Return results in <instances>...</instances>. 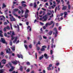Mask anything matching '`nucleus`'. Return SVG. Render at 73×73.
<instances>
[{"mask_svg":"<svg viewBox=\"0 0 73 73\" xmlns=\"http://www.w3.org/2000/svg\"><path fill=\"white\" fill-rule=\"evenodd\" d=\"M14 35H15V32H13L12 35H11V40H13V39L15 38L14 40L13 41V43L14 44H15V42L17 41V38H18V37L13 36H14Z\"/></svg>","mask_w":73,"mask_h":73,"instance_id":"nucleus-1","label":"nucleus"},{"mask_svg":"<svg viewBox=\"0 0 73 73\" xmlns=\"http://www.w3.org/2000/svg\"><path fill=\"white\" fill-rule=\"evenodd\" d=\"M53 24V25L51 27V28H53L54 27V23H53V21H51L50 23H49V22H48V23H46V27H48V25L49 26H50V25H51L52 24Z\"/></svg>","mask_w":73,"mask_h":73,"instance_id":"nucleus-2","label":"nucleus"},{"mask_svg":"<svg viewBox=\"0 0 73 73\" xmlns=\"http://www.w3.org/2000/svg\"><path fill=\"white\" fill-rule=\"evenodd\" d=\"M1 40L2 42V43H3V44H5L6 45H7V44H8V43L7 42H6L4 38H1Z\"/></svg>","mask_w":73,"mask_h":73,"instance_id":"nucleus-3","label":"nucleus"},{"mask_svg":"<svg viewBox=\"0 0 73 73\" xmlns=\"http://www.w3.org/2000/svg\"><path fill=\"white\" fill-rule=\"evenodd\" d=\"M11 62L12 63V64L15 65H17V63H18L17 61L16 60H15V61L12 60L11 61Z\"/></svg>","mask_w":73,"mask_h":73,"instance_id":"nucleus-4","label":"nucleus"},{"mask_svg":"<svg viewBox=\"0 0 73 73\" xmlns=\"http://www.w3.org/2000/svg\"><path fill=\"white\" fill-rule=\"evenodd\" d=\"M9 18L10 19V21H16V19L15 18H13V16H12V18L11 17H9Z\"/></svg>","mask_w":73,"mask_h":73,"instance_id":"nucleus-5","label":"nucleus"},{"mask_svg":"<svg viewBox=\"0 0 73 73\" xmlns=\"http://www.w3.org/2000/svg\"><path fill=\"white\" fill-rule=\"evenodd\" d=\"M41 49V51H45V48H46V46H43Z\"/></svg>","mask_w":73,"mask_h":73,"instance_id":"nucleus-6","label":"nucleus"},{"mask_svg":"<svg viewBox=\"0 0 73 73\" xmlns=\"http://www.w3.org/2000/svg\"><path fill=\"white\" fill-rule=\"evenodd\" d=\"M17 56L19 58H21L22 59H23V55L21 54H20V55L19 54H17Z\"/></svg>","mask_w":73,"mask_h":73,"instance_id":"nucleus-7","label":"nucleus"},{"mask_svg":"<svg viewBox=\"0 0 73 73\" xmlns=\"http://www.w3.org/2000/svg\"><path fill=\"white\" fill-rule=\"evenodd\" d=\"M69 1H68V2H67V4L68 5V9H70V5H69Z\"/></svg>","mask_w":73,"mask_h":73,"instance_id":"nucleus-8","label":"nucleus"},{"mask_svg":"<svg viewBox=\"0 0 73 73\" xmlns=\"http://www.w3.org/2000/svg\"><path fill=\"white\" fill-rule=\"evenodd\" d=\"M9 65H10V67H11V69L13 70H14V68H15V67L13 66H12V64L10 62L9 63Z\"/></svg>","mask_w":73,"mask_h":73,"instance_id":"nucleus-9","label":"nucleus"},{"mask_svg":"<svg viewBox=\"0 0 73 73\" xmlns=\"http://www.w3.org/2000/svg\"><path fill=\"white\" fill-rule=\"evenodd\" d=\"M3 33V32L2 31L0 30V36L1 37H3V35L2 34Z\"/></svg>","mask_w":73,"mask_h":73,"instance_id":"nucleus-10","label":"nucleus"},{"mask_svg":"<svg viewBox=\"0 0 73 73\" xmlns=\"http://www.w3.org/2000/svg\"><path fill=\"white\" fill-rule=\"evenodd\" d=\"M67 9V6H64V7L62 8V10H66V9Z\"/></svg>","mask_w":73,"mask_h":73,"instance_id":"nucleus-11","label":"nucleus"},{"mask_svg":"<svg viewBox=\"0 0 73 73\" xmlns=\"http://www.w3.org/2000/svg\"><path fill=\"white\" fill-rule=\"evenodd\" d=\"M53 33V31H52V30H50L48 33V34H49V35L50 36L52 35V33Z\"/></svg>","mask_w":73,"mask_h":73,"instance_id":"nucleus-12","label":"nucleus"},{"mask_svg":"<svg viewBox=\"0 0 73 73\" xmlns=\"http://www.w3.org/2000/svg\"><path fill=\"white\" fill-rule=\"evenodd\" d=\"M16 3H17L15 2H13V6L12 7V8L13 9L14 7H15V4H16Z\"/></svg>","mask_w":73,"mask_h":73,"instance_id":"nucleus-13","label":"nucleus"},{"mask_svg":"<svg viewBox=\"0 0 73 73\" xmlns=\"http://www.w3.org/2000/svg\"><path fill=\"white\" fill-rule=\"evenodd\" d=\"M29 11L28 9H26L25 11V14H28L29 12Z\"/></svg>","mask_w":73,"mask_h":73,"instance_id":"nucleus-14","label":"nucleus"},{"mask_svg":"<svg viewBox=\"0 0 73 73\" xmlns=\"http://www.w3.org/2000/svg\"><path fill=\"white\" fill-rule=\"evenodd\" d=\"M19 70H20V71H21V72H23V67L22 66H21Z\"/></svg>","mask_w":73,"mask_h":73,"instance_id":"nucleus-15","label":"nucleus"},{"mask_svg":"<svg viewBox=\"0 0 73 73\" xmlns=\"http://www.w3.org/2000/svg\"><path fill=\"white\" fill-rule=\"evenodd\" d=\"M5 7H6V5H5V4L3 3L2 7V9H4V8H5Z\"/></svg>","mask_w":73,"mask_h":73,"instance_id":"nucleus-16","label":"nucleus"},{"mask_svg":"<svg viewBox=\"0 0 73 73\" xmlns=\"http://www.w3.org/2000/svg\"><path fill=\"white\" fill-rule=\"evenodd\" d=\"M43 19H44V20L43 21H46V15L43 17Z\"/></svg>","mask_w":73,"mask_h":73,"instance_id":"nucleus-17","label":"nucleus"},{"mask_svg":"<svg viewBox=\"0 0 73 73\" xmlns=\"http://www.w3.org/2000/svg\"><path fill=\"white\" fill-rule=\"evenodd\" d=\"M6 52L7 53H8L9 54H11V53H12V52L8 51V50L7 49L6 50Z\"/></svg>","mask_w":73,"mask_h":73,"instance_id":"nucleus-18","label":"nucleus"},{"mask_svg":"<svg viewBox=\"0 0 73 73\" xmlns=\"http://www.w3.org/2000/svg\"><path fill=\"white\" fill-rule=\"evenodd\" d=\"M17 26H15L14 27L15 28H18V30H19H19H20V27H19V25H17Z\"/></svg>","mask_w":73,"mask_h":73,"instance_id":"nucleus-19","label":"nucleus"},{"mask_svg":"<svg viewBox=\"0 0 73 73\" xmlns=\"http://www.w3.org/2000/svg\"><path fill=\"white\" fill-rule=\"evenodd\" d=\"M44 58V55H42L41 56L39 57V59L40 60H41L42 58Z\"/></svg>","mask_w":73,"mask_h":73,"instance_id":"nucleus-20","label":"nucleus"},{"mask_svg":"<svg viewBox=\"0 0 73 73\" xmlns=\"http://www.w3.org/2000/svg\"><path fill=\"white\" fill-rule=\"evenodd\" d=\"M29 28H30L29 31H32V29L31 28V26H28L27 27V29H28Z\"/></svg>","mask_w":73,"mask_h":73,"instance_id":"nucleus-21","label":"nucleus"},{"mask_svg":"<svg viewBox=\"0 0 73 73\" xmlns=\"http://www.w3.org/2000/svg\"><path fill=\"white\" fill-rule=\"evenodd\" d=\"M36 7H37V5H36V3L35 2L34 3V8H36Z\"/></svg>","mask_w":73,"mask_h":73,"instance_id":"nucleus-22","label":"nucleus"},{"mask_svg":"<svg viewBox=\"0 0 73 73\" xmlns=\"http://www.w3.org/2000/svg\"><path fill=\"white\" fill-rule=\"evenodd\" d=\"M57 34H58V32H57V31L55 32V37H56L57 36Z\"/></svg>","mask_w":73,"mask_h":73,"instance_id":"nucleus-23","label":"nucleus"},{"mask_svg":"<svg viewBox=\"0 0 73 73\" xmlns=\"http://www.w3.org/2000/svg\"><path fill=\"white\" fill-rule=\"evenodd\" d=\"M28 14H25V18H27V17H28Z\"/></svg>","mask_w":73,"mask_h":73,"instance_id":"nucleus-24","label":"nucleus"},{"mask_svg":"<svg viewBox=\"0 0 73 73\" xmlns=\"http://www.w3.org/2000/svg\"><path fill=\"white\" fill-rule=\"evenodd\" d=\"M22 7H27V5L25 4H22Z\"/></svg>","mask_w":73,"mask_h":73,"instance_id":"nucleus-25","label":"nucleus"},{"mask_svg":"<svg viewBox=\"0 0 73 73\" xmlns=\"http://www.w3.org/2000/svg\"><path fill=\"white\" fill-rule=\"evenodd\" d=\"M4 73V71L3 69H1L0 70V73Z\"/></svg>","mask_w":73,"mask_h":73,"instance_id":"nucleus-26","label":"nucleus"},{"mask_svg":"<svg viewBox=\"0 0 73 73\" xmlns=\"http://www.w3.org/2000/svg\"><path fill=\"white\" fill-rule=\"evenodd\" d=\"M14 11L15 12H17V11H19V9H14Z\"/></svg>","mask_w":73,"mask_h":73,"instance_id":"nucleus-27","label":"nucleus"},{"mask_svg":"<svg viewBox=\"0 0 73 73\" xmlns=\"http://www.w3.org/2000/svg\"><path fill=\"white\" fill-rule=\"evenodd\" d=\"M29 47L30 49L32 48V44H30V45H29Z\"/></svg>","mask_w":73,"mask_h":73,"instance_id":"nucleus-28","label":"nucleus"},{"mask_svg":"<svg viewBox=\"0 0 73 73\" xmlns=\"http://www.w3.org/2000/svg\"><path fill=\"white\" fill-rule=\"evenodd\" d=\"M12 50L13 51H15V47H13V48H11Z\"/></svg>","mask_w":73,"mask_h":73,"instance_id":"nucleus-29","label":"nucleus"},{"mask_svg":"<svg viewBox=\"0 0 73 73\" xmlns=\"http://www.w3.org/2000/svg\"><path fill=\"white\" fill-rule=\"evenodd\" d=\"M6 29H7V27H5L3 29V31L5 32H6V31H7Z\"/></svg>","mask_w":73,"mask_h":73,"instance_id":"nucleus-30","label":"nucleus"},{"mask_svg":"<svg viewBox=\"0 0 73 73\" xmlns=\"http://www.w3.org/2000/svg\"><path fill=\"white\" fill-rule=\"evenodd\" d=\"M10 45L11 46H12V42L11 40L10 42Z\"/></svg>","mask_w":73,"mask_h":73,"instance_id":"nucleus-31","label":"nucleus"},{"mask_svg":"<svg viewBox=\"0 0 73 73\" xmlns=\"http://www.w3.org/2000/svg\"><path fill=\"white\" fill-rule=\"evenodd\" d=\"M39 38L40 41V40H42V37H41V36L40 35Z\"/></svg>","mask_w":73,"mask_h":73,"instance_id":"nucleus-32","label":"nucleus"},{"mask_svg":"<svg viewBox=\"0 0 73 73\" xmlns=\"http://www.w3.org/2000/svg\"><path fill=\"white\" fill-rule=\"evenodd\" d=\"M25 46L26 49H28V46L27 44H25Z\"/></svg>","mask_w":73,"mask_h":73,"instance_id":"nucleus-33","label":"nucleus"},{"mask_svg":"<svg viewBox=\"0 0 73 73\" xmlns=\"http://www.w3.org/2000/svg\"><path fill=\"white\" fill-rule=\"evenodd\" d=\"M59 65H60V63H59V62L56 63V66H58Z\"/></svg>","mask_w":73,"mask_h":73,"instance_id":"nucleus-34","label":"nucleus"},{"mask_svg":"<svg viewBox=\"0 0 73 73\" xmlns=\"http://www.w3.org/2000/svg\"><path fill=\"white\" fill-rule=\"evenodd\" d=\"M37 44H38L39 45H40L41 44V42H40V41H38V43L36 44V45H37Z\"/></svg>","mask_w":73,"mask_h":73,"instance_id":"nucleus-35","label":"nucleus"},{"mask_svg":"<svg viewBox=\"0 0 73 73\" xmlns=\"http://www.w3.org/2000/svg\"><path fill=\"white\" fill-rule=\"evenodd\" d=\"M27 64V65H30V63L29 62H26Z\"/></svg>","mask_w":73,"mask_h":73,"instance_id":"nucleus-36","label":"nucleus"},{"mask_svg":"<svg viewBox=\"0 0 73 73\" xmlns=\"http://www.w3.org/2000/svg\"><path fill=\"white\" fill-rule=\"evenodd\" d=\"M6 67H7V68H9V65L8 64H7L6 65Z\"/></svg>","mask_w":73,"mask_h":73,"instance_id":"nucleus-37","label":"nucleus"},{"mask_svg":"<svg viewBox=\"0 0 73 73\" xmlns=\"http://www.w3.org/2000/svg\"><path fill=\"white\" fill-rule=\"evenodd\" d=\"M19 8L20 10L22 9H23V7H21L20 6H19Z\"/></svg>","mask_w":73,"mask_h":73,"instance_id":"nucleus-38","label":"nucleus"},{"mask_svg":"<svg viewBox=\"0 0 73 73\" xmlns=\"http://www.w3.org/2000/svg\"><path fill=\"white\" fill-rule=\"evenodd\" d=\"M64 15H68L66 11H65L64 12Z\"/></svg>","mask_w":73,"mask_h":73,"instance_id":"nucleus-39","label":"nucleus"},{"mask_svg":"<svg viewBox=\"0 0 73 73\" xmlns=\"http://www.w3.org/2000/svg\"><path fill=\"white\" fill-rule=\"evenodd\" d=\"M6 29H8V30L10 29V27H9L7 26V27H6Z\"/></svg>","mask_w":73,"mask_h":73,"instance_id":"nucleus-40","label":"nucleus"},{"mask_svg":"<svg viewBox=\"0 0 73 73\" xmlns=\"http://www.w3.org/2000/svg\"><path fill=\"white\" fill-rule=\"evenodd\" d=\"M49 57V56H48L47 54H46V58L48 59V58Z\"/></svg>","mask_w":73,"mask_h":73,"instance_id":"nucleus-41","label":"nucleus"},{"mask_svg":"<svg viewBox=\"0 0 73 73\" xmlns=\"http://www.w3.org/2000/svg\"><path fill=\"white\" fill-rule=\"evenodd\" d=\"M4 35L5 37H7V33H4Z\"/></svg>","mask_w":73,"mask_h":73,"instance_id":"nucleus-42","label":"nucleus"},{"mask_svg":"<svg viewBox=\"0 0 73 73\" xmlns=\"http://www.w3.org/2000/svg\"><path fill=\"white\" fill-rule=\"evenodd\" d=\"M54 38H52L51 40V42L52 43H54Z\"/></svg>","mask_w":73,"mask_h":73,"instance_id":"nucleus-43","label":"nucleus"},{"mask_svg":"<svg viewBox=\"0 0 73 73\" xmlns=\"http://www.w3.org/2000/svg\"><path fill=\"white\" fill-rule=\"evenodd\" d=\"M47 68L48 70H51V68L50 67H47Z\"/></svg>","mask_w":73,"mask_h":73,"instance_id":"nucleus-44","label":"nucleus"},{"mask_svg":"<svg viewBox=\"0 0 73 73\" xmlns=\"http://www.w3.org/2000/svg\"><path fill=\"white\" fill-rule=\"evenodd\" d=\"M54 30L55 31V32H58L57 30V29L55 27L54 28Z\"/></svg>","mask_w":73,"mask_h":73,"instance_id":"nucleus-45","label":"nucleus"},{"mask_svg":"<svg viewBox=\"0 0 73 73\" xmlns=\"http://www.w3.org/2000/svg\"><path fill=\"white\" fill-rule=\"evenodd\" d=\"M35 57L36 58V59H37V53H35Z\"/></svg>","mask_w":73,"mask_h":73,"instance_id":"nucleus-46","label":"nucleus"},{"mask_svg":"<svg viewBox=\"0 0 73 73\" xmlns=\"http://www.w3.org/2000/svg\"><path fill=\"white\" fill-rule=\"evenodd\" d=\"M51 45L52 48H53V44L52 43L51 44Z\"/></svg>","mask_w":73,"mask_h":73,"instance_id":"nucleus-47","label":"nucleus"},{"mask_svg":"<svg viewBox=\"0 0 73 73\" xmlns=\"http://www.w3.org/2000/svg\"><path fill=\"white\" fill-rule=\"evenodd\" d=\"M29 71H30V70L29 68L27 70H26V72H29Z\"/></svg>","mask_w":73,"mask_h":73,"instance_id":"nucleus-48","label":"nucleus"},{"mask_svg":"<svg viewBox=\"0 0 73 73\" xmlns=\"http://www.w3.org/2000/svg\"><path fill=\"white\" fill-rule=\"evenodd\" d=\"M52 66V64H50L49 66V67L50 68Z\"/></svg>","mask_w":73,"mask_h":73,"instance_id":"nucleus-49","label":"nucleus"},{"mask_svg":"<svg viewBox=\"0 0 73 73\" xmlns=\"http://www.w3.org/2000/svg\"><path fill=\"white\" fill-rule=\"evenodd\" d=\"M13 70L12 69V68H11L9 70V72H12Z\"/></svg>","mask_w":73,"mask_h":73,"instance_id":"nucleus-50","label":"nucleus"},{"mask_svg":"<svg viewBox=\"0 0 73 73\" xmlns=\"http://www.w3.org/2000/svg\"><path fill=\"white\" fill-rule=\"evenodd\" d=\"M3 54H4V53H3V52H1L0 54V55H1V56H3Z\"/></svg>","mask_w":73,"mask_h":73,"instance_id":"nucleus-51","label":"nucleus"},{"mask_svg":"<svg viewBox=\"0 0 73 73\" xmlns=\"http://www.w3.org/2000/svg\"><path fill=\"white\" fill-rule=\"evenodd\" d=\"M2 61H5L6 62V61H7V60L5 59H3V60H2Z\"/></svg>","mask_w":73,"mask_h":73,"instance_id":"nucleus-52","label":"nucleus"},{"mask_svg":"<svg viewBox=\"0 0 73 73\" xmlns=\"http://www.w3.org/2000/svg\"><path fill=\"white\" fill-rule=\"evenodd\" d=\"M50 52L51 54H53V51L52 50H51L50 51Z\"/></svg>","mask_w":73,"mask_h":73,"instance_id":"nucleus-53","label":"nucleus"},{"mask_svg":"<svg viewBox=\"0 0 73 73\" xmlns=\"http://www.w3.org/2000/svg\"><path fill=\"white\" fill-rule=\"evenodd\" d=\"M47 15H48V16H50L51 15V13H48L47 14Z\"/></svg>","mask_w":73,"mask_h":73,"instance_id":"nucleus-54","label":"nucleus"},{"mask_svg":"<svg viewBox=\"0 0 73 73\" xmlns=\"http://www.w3.org/2000/svg\"><path fill=\"white\" fill-rule=\"evenodd\" d=\"M40 31L41 32V33H42V32H43V31H42V28H40Z\"/></svg>","mask_w":73,"mask_h":73,"instance_id":"nucleus-55","label":"nucleus"},{"mask_svg":"<svg viewBox=\"0 0 73 73\" xmlns=\"http://www.w3.org/2000/svg\"><path fill=\"white\" fill-rule=\"evenodd\" d=\"M30 7H32L33 6V4L32 3H31L30 4Z\"/></svg>","mask_w":73,"mask_h":73,"instance_id":"nucleus-56","label":"nucleus"},{"mask_svg":"<svg viewBox=\"0 0 73 73\" xmlns=\"http://www.w3.org/2000/svg\"><path fill=\"white\" fill-rule=\"evenodd\" d=\"M57 8L56 7L55 8V12L56 13V11H57Z\"/></svg>","mask_w":73,"mask_h":73,"instance_id":"nucleus-57","label":"nucleus"},{"mask_svg":"<svg viewBox=\"0 0 73 73\" xmlns=\"http://www.w3.org/2000/svg\"><path fill=\"white\" fill-rule=\"evenodd\" d=\"M8 24V23L7 22H5L4 23V25H7Z\"/></svg>","mask_w":73,"mask_h":73,"instance_id":"nucleus-58","label":"nucleus"},{"mask_svg":"<svg viewBox=\"0 0 73 73\" xmlns=\"http://www.w3.org/2000/svg\"><path fill=\"white\" fill-rule=\"evenodd\" d=\"M43 29H46V27H45V26H43Z\"/></svg>","mask_w":73,"mask_h":73,"instance_id":"nucleus-59","label":"nucleus"},{"mask_svg":"<svg viewBox=\"0 0 73 73\" xmlns=\"http://www.w3.org/2000/svg\"><path fill=\"white\" fill-rule=\"evenodd\" d=\"M63 15H64V13H61L60 14L61 16H63Z\"/></svg>","mask_w":73,"mask_h":73,"instance_id":"nucleus-60","label":"nucleus"},{"mask_svg":"<svg viewBox=\"0 0 73 73\" xmlns=\"http://www.w3.org/2000/svg\"><path fill=\"white\" fill-rule=\"evenodd\" d=\"M42 11H41L40 12L39 14L40 15H41V14H42Z\"/></svg>","mask_w":73,"mask_h":73,"instance_id":"nucleus-61","label":"nucleus"},{"mask_svg":"<svg viewBox=\"0 0 73 73\" xmlns=\"http://www.w3.org/2000/svg\"><path fill=\"white\" fill-rule=\"evenodd\" d=\"M40 23L41 25H44V23H42V22H40Z\"/></svg>","mask_w":73,"mask_h":73,"instance_id":"nucleus-62","label":"nucleus"},{"mask_svg":"<svg viewBox=\"0 0 73 73\" xmlns=\"http://www.w3.org/2000/svg\"><path fill=\"white\" fill-rule=\"evenodd\" d=\"M18 43H19V40H18L17 41L16 44H18Z\"/></svg>","mask_w":73,"mask_h":73,"instance_id":"nucleus-63","label":"nucleus"},{"mask_svg":"<svg viewBox=\"0 0 73 73\" xmlns=\"http://www.w3.org/2000/svg\"><path fill=\"white\" fill-rule=\"evenodd\" d=\"M31 73H35V71H34V70L32 71L31 72Z\"/></svg>","mask_w":73,"mask_h":73,"instance_id":"nucleus-64","label":"nucleus"}]
</instances>
